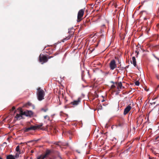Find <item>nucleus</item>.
I'll return each mask as SVG.
<instances>
[{
	"label": "nucleus",
	"instance_id": "aec40b11",
	"mask_svg": "<svg viewBox=\"0 0 159 159\" xmlns=\"http://www.w3.org/2000/svg\"><path fill=\"white\" fill-rule=\"evenodd\" d=\"M135 84L137 86H138L139 84V82L138 81H136L135 82Z\"/></svg>",
	"mask_w": 159,
	"mask_h": 159
},
{
	"label": "nucleus",
	"instance_id": "a211bd4d",
	"mask_svg": "<svg viewBox=\"0 0 159 159\" xmlns=\"http://www.w3.org/2000/svg\"><path fill=\"white\" fill-rule=\"evenodd\" d=\"M37 159H44V158L41 155L38 157Z\"/></svg>",
	"mask_w": 159,
	"mask_h": 159
},
{
	"label": "nucleus",
	"instance_id": "6ab92c4d",
	"mask_svg": "<svg viewBox=\"0 0 159 159\" xmlns=\"http://www.w3.org/2000/svg\"><path fill=\"white\" fill-rule=\"evenodd\" d=\"M98 110L102 109V106L100 105L98 106Z\"/></svg>",
	"mask_w": 159,
	"mask_h": 159
},
{
	"label": "nucleus",
	"instance_id": "f03ea898",
	"mask_svg": "<svg viewBox=\"0 0 159 159\" xmlns=\"http://www.w3.org/2000/svg\"><path fill=\"white\" fill-rule=\"evenodd\" d=\"M42 126V124L34 125H31L29 127L25 128L24 129V131L25 132H28L31 130H34L40 128Z\"/></svg>",
	"mask_w": 159,
	"mask_h": 159
},
{
	"label": "nucleus",
	"instance_id": "39448f33",
	"mask_svg": "<svg viewBox=\"0 0 159 159\" xmlns=\"http://www.w3.org/2000/svg\"><path fill=\"white\" fill-rule=\"evenodd\" d=\"M117 67L115 61L114 60H112L110 61L109 63V67L111 70H113Z\"/></svg>",
	"mask_w": 159,
	"mask_h": 159
},
{
	"label": "nucleus",
	"instance_id": "ddd939ff",
	"mask_svg": "<svg viewBox=\"0 0 159 159\" xmlns=\"http://www.w3.org/2000/svg\"><path fill=\"white\" fill-rule=\"evenodd\" d=\"M116 85L117 87V88L118 89L121 88L122 86V84L121 82H120L118 83H116Z\"/></svg>",
	"mask_w": 159,
	"mask_h": 159
},
{
	"label": "nucleus",
	"instance_id": "393cba45",
	"mask_svg": "<svg viewBox=\"0 0 159 159\" xmlns=\"http://www.w3.org/2000/svg\"><path fill=\"white\" fill-rule=\"evenodd\" d=\"M15 109V107H13L12 108L11 110L13 111Z\"/></svg>",
	"mask_w": 159,
	"mask_h": 159
},
{
	"label": "nucleus",
	"instance_id": "a878e982",
	"mask_svg": "<svg viewBox=\"0 0 159 159\" xmlns=\"http://www.w3.org/2000/svg\"><path fill=\"white\" fill-rule=\"evenodd\" d=\"M31 103H30V102H29V103H28L27 104L28 105H29V106L31 105Z\"/></svg>",
	"mask_w": 159,
	"mask_h": 159
},
{
	"label": "nucleus",
	"instance_id": "5701e85b",
	"mask_svg": "<svg viewBox=\"0 0 159 159\" xmlns=\"http://www.w3.org/2000/svg\"><path fill=\"white\" fill-rule=\"evenodd\" d=\"M20 154H19V153H16V157H18L19 156V155Z\"/></svg>",
	"mask_w": 159,
	"mask_h": 159
},
{
	"label": "nucleus",
	"instance_id": "c85d7f7f",
	"mask_svg": "<svg viewBox=\"0 0 159 159\" xmlns=\"http://www.w3.org/2000/svg\"><path fill=\"white\" fill-rule=\"evenodd\" d=\"M30 159H32V158L31 157H30Z\"/></svg>",
	"mask_w": 159,
	"mask_h": 159
},
{
	"label": "nucleus",
	"instance_id": "9b49d317",
	"mask_svg": "<svg viewBox=\"0 0 159 159\" xmlns=\"http://www.w3.org/2000/svg\"><path fill=\"white\" fill-rule=\"evenodd\" d=\"M51 152V151L49 150H46L45 153L44 155H41L44 158H46L48 155H49Z\"/></svg>",
	"mask_w": 159,
	"mask_h": 159
},
{
	"label": "nucleus",
	"instance_id": "0eeeda50",
	"mask_svg": "<svg viewBox=\"0 0 159 159\" xmlns=\"http://www.w3.org/2000/svg\"><path fill=\"white\" fill-rule=\"evenodd\" d=\"M23 115H25L27 116H30L31 117L33 115V112L31 111H28L26 110L24 111L23 112Z\"/></svg>",
	"mask_w": 159,
	"mask_h": 159
},
{
	"label": "nucleus",
	"instance_id": "f3484780",
	"mask_svg": "<svg viewBox=\"0 0 159 159\" xmlns=\"http://www.w3.org/2000/svg\"><path fill=\"white\" fill-rule=\"evenodd\" d=\"M44 118L45 119H47L48 120H49V117L48 116H44Z\"/></svg>",
	"mask_w": 159,
	"mask_h": 159
},
{
	"label": "nucleus",
	"instance_id": "dca6fc26",
	"mask_svg": "<svg viewBox=\"0 0 159 159\" xmlns=\"http://www.w3.org/2000/svg\"><path fill=\"white\" fill-rule=\"evenodd\" d=\"M116 86V83H115V84H114L111 86V89H114Z\"/></svg>",
	"mask_w": 159,
	"mask_h": 159
},
{
	"label": "nucleus",
	"instance_id": "4be33fe9",
	"mask_svg": "<svg viewBox=\"0 0 159 159\" xmlns=\"http://www.w3.org/2000/svg\"><path fill=\"white\" fill-rule=\"evenodd\" d=\"M156 76L157 79H159V75L158 74H156Z\"/></svg>",
	"mask_w": 159,
	"mask_h": 159
},
{
	"label": "nucleus",
	"instance_id": "20e7f679",
	"mask_svg": "<svg viewBox=\"0 0 159 159\" xmlns=\"http://www.w3.org/2000/svg\"><path fill=\"white\" fill-rule=\"evenodd\" d=\"M85 9H81L79 11L77 15V22L80 21L82 19V18L84 15Z\"/></svg>",
	"mask_w": 159,
	"mask_h": 159
},
{
	"label": "nucleus",
	"instance_id": "6e6552de",
	"mask_svg": "<svg viewBox=\"0 0 159 159\" xmlns=\"http://www.w3.org/2000/svg\"><path fill=\"white\" fill-rule=\"evenodd\" d=\"M23 115V112L21 111L19 114H17L16 116L15 117V120H20L22 118V116Z\"/></svg>",
	"mask_w": 159,
	"mask_h": 159
},
{
	"label": "nucleus",
	"instance_id": "1a4fd4ad",
	"mask_svg": "<svg viewBox=\"0 0 159 159\" xmlns=\"http://www.w3.org/2000/svg\"><path fill=\"white\" fill-rule=\"evenodd\" d=\"M125 125H126V124L125 121L123 120H119L117 123V126H118L122 127Z\"/></svg>",
	"mask_w": 159,
	"mask_h": 159
},
{
	"label": "nucleus",
	"instance_id": "f257e3e1",
	"mask_svg": "<svg viewBox=\"0 0 159 159\" xmlns=\"http://www.w3.org/2000/svg\"><path fill=\"white\" fill-rule=\"evenodd\" d=\"M36 95L39 101H41L44 98L45 92L43 89L39 87L37 89Z\"/></svg>",
	"mask_w": 159,
	"mask_h": 159
},
{
	"label": "nucleus",
	"instance_id": "412c9836",
	"mask_svg": "<svg viewBox=\"0 0 159 159\" xmlns=\"http://www.w3.org/2000/svg\"><path fill=\"white\" fill-rule=\"evenodd\" d=\"M70 36H68L67 37H66V38L65 39V40H68L69 39H70Z\"/></svg>",
	"mask_w": 159,
	"mask_h": 159
},
{
	"label": "nucleus",
	"instance_id": "bb28decb",
	"mask_svg": "<svg viewBox=\"0 0 159 159\" xmlns=\"http://www.w3.org/2000/svg\"><path fill=\"white\" fill-rule=\"evenodd\" d=\"M136 52L137 53L136 56L137 57V56L138 55L139 52H137V51H136Z\"/></svg>",
	"mask_w": 159,
	"mask_h": 159
},
{
	"label": "nucleus",
	"instance_id": "2eb2a0df",
	"mask_svg": "<svg viewBox=\"0 0 159 159\" xmlns=\"http://www.w3.org/2000/svg\"><path fill=\"white\" fill-rule=\"evenodd\" d=\"M16 152H17L19 153V154L21 153V152L20 151V147L19 145L17 146L16 149Z\"/></svg>",
	"mask_w": 159,
	"mask_h": 159
},
{
	"label": "nucleus",
	"instance_id": "9d476101",
	"mask_svg": "<svg viewBox=\"0 0 159 159\" xmlns=\"http://www.w3.org/2000/svg\"><path fill=\"white\" fill-rule=\"evenodd\" d=\"M131 109V104L129 105L124 109V114L126 115L130 111Z\"/></svg>",
	"mask_w": 159,
	"mask_h": 159
},
{
	"label": "nucleus",
	"instance_id": "4468645a",
	"mask_svg": "<svg viewBox=\"0 0 159 159\" xmlns=\"http://www.w3.org/2000/svg\"><path fill=\"white\" fill-rule=\"evenodd\" d=\"M7 159H15V158L13 156L9 155L7 156Z\"/></svg>",
	"mask_w": 159,
	"mask_h": 159
},
{
	"label": "nucleus",
	"instance_id": "b1692460",
	"mask_svg": "<svg viewBox=\"0 0 159 159\" xmlns=\"http://www.w3.org/2000/svg\"><path fill=\"white\" fill-rule=\"evenodd\" d=\"M42 110H43L44 112H46L47 111L48 109H42Z\"/></svg>",
	"mask_w": 159,
	"mask_h": 159
},
{
	"label": "nucleus",
	"instance_id": "423d86ee",
	"mask_svg": "<svg viewBox=\"0 0 159 159\" xmlns=\"http://www.w3.org/2000/svg\"><path fill=\"white\" fill-rule=\"evenodd\" d=\"M81 100V98H79L77 100H74L73 102H71L70 103V104L73 105L75 106H76L80 103Z\"/></svg>",
	"mask_w": 159,
	"mask_h": 159
},
{
	"label": "nucleus",
	"instance_id": "7ed1b4c3",
	"mask_svg": "<svg viewBox=\"0 0 159 159\" xmlns=\"http://www.w3.org/2000/svg\"><path fill=\"white\" fill-rule=\"evenodd\" d=\"M52 57L49 56L48 58L46 56L44 55H40L39 57V61L41 62H42V64H43L44 63L48 61V59H50Z\"/></svg>",
	"mask_w": 159,
	"mask_h": 159
},
{
	"label": "nucleus",
	"instance_id": "f8f14e48",
	"mask_svg": "<svg viewBox=\"0 0 159 159\" xmlns=\"http://www.w3.org/2000/svg\"><path fill=\"white\" fill-rule=\"evenodd\" d=\"M132 61H131V62L132 64H133L134 66L135 67H136V59L134 57H133L132 58Z\"/></svg>",
	"mask_w": 159,
	"mask_h": 159
},
{
	"label": "nucleus",
	"instance_id": "cd10ccee",
	"mask_svg": "<svg viewBox=\"0 0 159 159\" xmlns=\"http://www.w3.org/2000/svg\"><path fill=\"white\" fill-rule=\"evenodd\" d=\"M0 159H3L1 157H0Z\"/></svg>",
	"mask_w": 159,
	"mask_h": 159
}]
</instances>
